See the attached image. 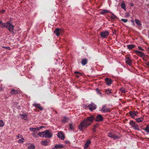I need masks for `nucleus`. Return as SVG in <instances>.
I'll return each instance as SVG.
<instances>
[{"label": "nucleus", "instance_id": "obj_50", "mask_svg": "<svg viewBox=\"0 0 149 149\" xmlns=\"http://www.w3.org/2000/svg\"><path fill=\"white\" fill-rule=\"evenodd\" d=\"M96 129H94L93 128V132H95L96 131Z\"/></svg>", "mask_w": 149, "mask_h": 149}, {"label": "nucleus", "instance_id": "obj_2", "mask_svg": "<svg viewBox=\"0 0 149 149\" xmlns=\"http://www.w3.org/2000/svg\"><path fill=\"white\" fill-rule=\"evenodd\" d=\"M6 24H8V26L6 27V29L12 33H14V32L13 31L14 26L10 22L8 21L6 22Z\"/></svg>", "mask_w": 149, "mask_h": 149}, {"label": "nucleus", "instance_id": "obj_54", "mask_svg": "<svg viewBox=\"0 0 149 149\" xmlns=\"http://www.w3.org/2000/svg\"><path fill=\"white\" fill-rule=\"evenodd\" d=\"M55 148H55V147H54V148H52V149H55Z\"/></svg>", "mask_w": 149, "mask_h": 149}, {"label": "nucleus", "instance_id": "obj_30", "mask_svg": "<svg viewBox=\"0 0 149 149\" xmlns=\"http://www.w3.org/2000/svg\"><path fill=\"white\" fill-rule=\"evenodd\" d=\"M55 148H56V149H58V148H63V146L61 144H59V145H56L55 146Z\"/></svg>", "mask_w": 149, "mask_h": 149}, {"label": "nucleus", "instance_id": "obj_34", "mask_svg": "<svg viewBox=\"0 0 149 149\" xmlns=\"http://www.w3.org/2000/svg\"><path fill=\"white\" fill-rule=\"evenodd\" d=\"M96 91L97 94L100 95L101 96H102V93L100 91L99 89L98 88H96Z\"/></svg>", "mask_w": 149, "mask_h": 149}, {"label": "nucleus", "instance_id": "obj_40", "mask_svg": "<svg viewBox=\"0 0 149 149\" xmlns=\"http://www.w3.org/2000/svg\"><path fill=\"white\" fill-rule=\"evenodd\" d=\"M68 121V118L65 117H64V118H63L62 120V121L64 123L67 122Z\"/></svg>", "mask_w": 149, "mask_h": 149}, {"label": "nucleus", "instance_id": "obj_43", "mask_svg": "<svg viewBox=\"0 0 149 149\" xmlns=\"http://www.w3.org/2000/svg\"><path fill=\"white\" fill-rule=\"evenodd\" d=\"M4 49H6L8 50H10V48L9 47H2Z\"/></svg>", "mask_w": 149, "mask_h": 149}, {"label": "nucleus", "instance_id": "obj_47", "mask_svg": "<svg viewBox=\"0 0 149 149\" xmlns=\"http://www.w3.org/2000/svg\"><path fill=\"white\" fill-rule=\"evenodd\" d=\"M131 22L132 23V24H133V26H134V22L133 20H132L131 21Z\"/></svg>", "mask_w": 149, "mask_h": 149}, {"label": "nucleus", "instance_id": "obj_14", "mask_svg": "<svg viewBox=\"0 0 149 149\" xmlns=\"http://www.w3.org/2000/svg\"><path fill=\"white\" fill-rule=\"evenodd\" d=\"M91 143V141L90 140H87L86 143H85L84 148V149H87Z\"/></svg>", "mask_w": 149, "mask_h": 149}, {"label": "nucleus", "instance_id": "obj_16", "mask_svg": "<svg viewBox=\"0 0 149 149\" xmlns=\"http://www.w3.org/2000/svg\"><path fill=\"white\" fill-rule=\"evenodd\" d=\"M129 113L130 114V115L131 116V117L132 118H134V116H136L137 114V112L136 111H130Z\"/></svg>", "mask_w": 149, "mask_h": 149}, {"label": "nucleus", "instance_id": "obj_48", "mask_svg": "<svg viewBox=\"0 0 149 149\" xmlns=\"http://www.w3.org/2000/svg\"><path fill=\"white\" fill-rule=\"evenodd\" d=\"M17 138H21V137H22L20 136V135H19H19H18V136H17Z\"/></svg>", "mask_w": 149, "mask_h": 149}, {"label": "nucleus", "instance_id": "obj_18", "mask_svg": "<svg viewBox=\"0 0 149 149\" xmlns=\"http://www.w3.org/2000/svg\"><path fill=\"white\" fill-rule=\"evenodd\" d=\"M111 13V12L110 11H109V10H102V11L100 12V13L101 14L104 15L105 14H106V13Z\"/></svg>", "mask_w": 149, "mask_h": 149}, {"label": "nucleus", "instance_id": "obj_9", "mask_svg": "<svg viewBox=\"0 0 149 149\" xmlns=\"http://www.w3.org/2000/svg\"><path fill=\"white\" fill-rule=\"evenodd\" d=\"M57 135L58 137L59 138H60L62 140L64 139V135L63 134V132H62L61 131L58 132L57 134Z\"/></svg>", "mask_w": 149, "mask_h": 149}, {"label": "nucleus", "instance_id": "obj_33", "mask_svg": "<svg viewBox=\"0 0 149 149\" xmlns=\"http://www.w3.org/2000/svg\"><path fill=\"white\" fill-rule=\"evenodd\" d=\"M111 14L112 15V16L110 17V18L111 19H115L117 18V17L113 13H111Z\"/></svg>", "mask_w": 149, "mask_h": 149}, {"label": "nucleus", "instance_id": "obj_37", "mask_svg": "<svg viewBox=\"0 0 149 149\" xmlns=\"http://www.w3.org/2000/svg\"><path fill=\"white\" fill-rule=\"evenodd\" d=\"M2 24V26H1V28H6V27L8 26V24L5 23H2V24Z\"/></svg>", "mask_w": 149, "mask_h": 149}, {"label": "nucleus", "instance_id": "obj_4", "mask_svg": "<svg viewBox=\"0 0 149 149\" xmlns=\"http://www.w3.org/2000/svg\"><path fill=\"white\" fill-rule=\"evenodd\" d=\"M44 137L50 138L52 137V133L50 132L49 130H46L44 131Z\"/></svg>", "mask_w": 149, "mask_h": 149}, {"label": "nucleus", "instance_id": "obj_49", "mask_svg": "<svg viewBox=\"0 0 149 149\" xmlns=\"http://www.w3.org/2000/svg\"><path fill=\"white\" fill-rule=\"evenodd\" d=\"M1 13H4V12H5V11L4 10H2L1 11Z\"/></svg>", "mask_w": 149, "mask_h": 149}, {"label": "nucleus", "instance_id": "obj_32", "mask_svg": "<svg viewBox=\"0 0 149 149\" xmlns=\"http://www.w3.org/2000/svg\"><path fill=\"white\" fill-rule=\"evenodd\" d=\"M120 91L123 93H125L126 92L125 88L123 87H121L120 88Z\"/></svg>", "mask_w": 149, "mask_h": 149}, {"label": "nucleus", "instance_id": "obj_20", "mask_svg": "<svg viewBox=\"0 0 149 149\" xmlns=\"http://www.w3.org/2000/svg\"><path fill=\"white\" fill-rule=\"evenodd\" d=\"M54 33L57 36H59V28L55 29L54 31Z\"/></svg>", "mask_w": 149, "mask_h": 149}, {"label": "nucleus", "instance_id": "obj_28", "mask_svg": "<svg viewBox=\"0 0 149 149\" xmlns=\"http://www.w3.org/2000/svg\"><path fill=\"white\" fill-rule=\"evenodd\" d=\"M44 131L42 132H40L38 134V135L41 137L44 138Z\"/></svg>", "mask_w": 149, "mask_h": 149}, {"label": "nucleus", "instance_id": "obj_53", "mask_svg": "<svg viewBox=\"0 0 149 149\" xmlns=\"http://www.w3.org/2000/svg\"><path fill=\"white\" fill-rule=\"evenodd\" d=\"M2 21H0V24H2Z\"/></svg>", "mask_w": 149, "mask_h": 149}, {"label": "nucleus", "instance_id": "obj_17", "mask_svg": "<svg viewBox=\"0 0 149 149\" xmlns=\"http://www.w3.org/2000/svg\"><path fill=\"white\" fill-rule=\"evenodd\" d=\"M105 81L107 85L110 86L112 83L111 80L110 79L108 78H105Z\"/></svg>", "mask_w": 149, "mask_h": 149}, {"label": "nucleus", "instance_id": "obj_52", "mask_svg": "<svg viewBox=\"0 0 149 149\" xmlns=\"http://www.w3.org/2000/svg\"><path fill=\"white\" fill-rule=\"evenodd\" d=\"M130 6H131L132 7H133L134 6V4L133 3H130Z\"/></svg>", "mask_w": 149, "mask_h": 149}, {"label": "nucleus", "instance_id": "obj_42", "mask_svg": "<svg viewBox=\"0 0 149 149\" xmlns=\"http://www.w3.org/2000/svg\"><path fill=\"white\" fill-rule=\"evenodd\" d=\"M121 21L125 23H126L128 21V20L127 19H121Z\"/></svg>", "mask_w": 149, "mask_h": 149}, {"label": "nucleus", "instance_id": "obj_24", "mask_svg": "<svg viewBox=\"0 0 149 149\" xmlns=\"http://www.w3.org/2000/svg\"><path fill=\"white\" fill-rule=\"evenodd\" d=\"M87 63V60L86 59H82L81 61V64L83 65H85Z\"/></svg>", "mask_w": 149, "mask_h": 149}, {"label": "nucleus", "instance_id": "obj_55", "mask_svg": "<svg viewBox=\"0 0 149 149\" xmlns=\"http://www.w3.org/2000/svg\"><path fill=\"white\" fill-rule=\"evenodd\" d=\"M76 76V77H79V76L78 75H77Z\"/></svg>", "mask_w": 149, "mask_h": 149}, {"label": "nucleus", "instance_id": "obj_8", "mask_svg": "<svg viewBox=\"0 0 149 149\" xmlns=\"http://www.w3.org/2000/svg\"><path fill=\"white\" fill-rule=\"evenodd\" d=\"M89 109L91 111H93V110H95L96 108V106L95 104H94L93 103L90 104L88 105V106Z\"/></svg>", "mask_w": 149, "mask_h": 149}, {"label": "nucleus", "instance_id": "obj_38", "mask_svg": "<svg viewBox=\"0 0 149 149\" xmlns=\"http://www.w3.org/2000/svg\"><path fill=\"white\" fill-rule=\"evenodd\" d=\"M4 125L3 121L2 120H0V127H3Z\"/></svg>", "mask_w": 149, "mask_h": 149}, {"label": "nucleus", "instance_id": "obj_12", "mask_svg": "<svg viewBox=\"0 0 149 149\" xmlns=\"http://www.w3.org/2000/svg\"><path fill=\"white\" fill-rule=\"evenodd\" d=\"M33 106L36 107V109H38L41 110H43V108L41 107L39 104L35 103L33 104Z\"/></svg>", "mask_w": 149, "mask_h": 149}, {"label": "nucleus", "instance_id": "obj_22", "mask_svg": "<svg viewBox=\"0 0 149 149\" xmlns=\"http://www.w3.org/2000/svg\"><path fill=\"white\" fill-rule=\"evenodd\" d=\"M135 120L138 123H141L143 120L144 119L143 117H141L139 118H136Z\"/></svg>", "mask_w": 149, "mask_h": 149}, {"label": "nucleus", "instance_id": "obj_3", "mask_svg": "<svg viewBox=\"0 0 149 149\" xmlns=\"http://www.w3.org/2000/svg\"><path fill=\"white\" fill-rule=\"evenodd\" d=\"M129 124L134 129L137 130V131L140 130V128L139 127L138 125L135 122L133 121H130Z\"/></svg>", "mask_w": 149, "mask_h": 149}, {"label": "nucleus", "instance_id": "obj_36", "mask_svg": "<svg viewBox=\"0 0 149 149\" xmlns=\"http://www.w3.org/2000/svg\"><path fill=\"white\" fill-rule=\"evenodd\" d=\"M106 92L108 95H109L111 93V90L107 89L106 90Z\"/></svg>", "mask_w": 149, "mask_h": 149}, {"label": "nucleus", "instance_id": "obj_35", "mask_svg": "<svg viewBox=\"0 0 149 149\" xmlns=\"http://www.w3.org/2000/svg\"><path fill=\"white\" fill-rule=\"evenodd\" d=\"M111 138H113L114 140H115L116 139H120V136H116V135H115L113 136H112V137H111Z\"/></svg>", "mask_w": 149, "mask_h": 149}, {"label": "nucleus", "instance_id": "obj_51", "mask_svg": "<svg viewBox=\"0 0 149 149\" xmlns=\"http://www.w3.org/2000/svg\"><path fill=\"white\" fill-rule=\"evenodd\" d=\"M146 65H147L149 66V61L146 63Z\"/></svg>", "mask_w": 149, "mask_h": 149}, {"label": "nucleus", "instance_id": "obj_25", "mask_svg": "<svg viewBox=\"0 0 149 149\" xmlns=\"http://www.w3.org/2000/svg\"><path fill=\"white\" fill-rule=\"evenodd\" d=\"M127 48L129 49H131L134 48L135 46L133 44L128 45L126 46Z\"/></svg>", "mask_w": 149, "mask_h": 149}, {"label": "nucleus", "instance_id": "obj_5", "mask_svg": "<svg viewBox=\"0 0 149 149\" xmlns=\"http://www.w3.org/2000/svg\"><path fill=\"white\" fill-rule=\"evenodd\" d=\"M109 34V33L107 31H102L100 33V36L102 38H105L107 37Z\"/></svg>", "mask_w": 149, "mask_h": 149}, {"label": "nucleus", "instance_id": "obj_45", "mask_svg": "<svg viewBox=\"0 0 149 149\" xmlns=\"http://www.w3.org/2000/svg\"><path fill=\"white\" fill-rule=\"evenodd\" d=\"M74 74H80V75H81V73H80V72H77V71H75V72H74Z\"/></svg>", "mask_w": 149, "mask_h": 149}, {"label": "nucleus", "instance_id": "obj_39", "mask_svg": "<svg viewBox=\"0 0 149 149\" xmlns=\"http://www.w3.org/2000/svg\"><path fill=\"white\" fill-rule=\"evenodd\" d=\"M115 135V134H112L110 132L108 133V136L109 137H110V138H111V137H112V136H113Z\"/></svg>", "mask_w": 149, "mask_h": 149}, {"label": "nucleus", "instance_id": "obj_1", "mask_svg": "<svg viewBox=\"0 0 149 149\" xmlns=\"http://www.w3.org/2000/svg\"><path fill=\"white\" fill-rule=\"evenodd\" d=\"M94 117L91 116L81 121L79 126V128L80 131H82L91 124L94 120Z\"/></svg>", "mask_w": 149, "mask_h": 149}, {"label": "nucleus", "instance_id": "obj_29", "mask_svg": "<svg viewBox=\"0 0 149 149\" xmlns=\"http://www.w3.org/2000/svg\"><path fill=\"white\" fill-rule=\"evenodd\" d=\"M143 130H145L146 132H148L149 133V126L147 125L146 128L143 129Z\"/></svg>", "mask_w": 149, "mask_h": 149}, {"label": "nucleus", "instance_id": "obj_23", "mask_svg": "<svg viewBox=\"0 0 149 149\" xmlns=\"http://www.w3.org/2000/svg\"><path fill=\"white\" fill-rule=\"evenodd\" d=\"M121 7L124 10H126V7H125V3L124 1L122 2L121 4Z\"/></svg>", "mask_w": 149, "mask_h": 149}, {"label": "nucleus", "instance_id": "obj_7", "mask_svg": "<svg viewBox=\"0 0 149 149\" xmlns=\"http://www.w3.org/2000/svg\"><path fill=\"white\" fill-rule=\"evenodd\" d=\"M43 127H44V126H41L36 128L30 127L29 130L31 132H34L36 131H37Z\"/></svg>", "mask_w": 149, "mask_h": 149}, {"label": "nucleus", "instance_id": "obj_11", "mask_svg": "<svg viewBox=\"0 0 149 149\" xmlns=\"http://www.w3.org/2000/svg\"><path fill=\"white\" fill-rule=\"evenodd\" d=\"M125 61L127 64L130 66L132 65V61L130 58L129 57H127L125 59Z\"/></svg>", "mask_w": 149, "mask_h": 149}, {"label": "nucleus", "instance_id": "obj_6", "mask_svg": "<svg viewBox=\"0 0 149 149\" xmlns=\"http://www.w3.org/2000/svg\"><path fill=\"white\" fill-rule=\"evenodd\" d=\"M136 54L138 56L142 58L144 60V58L145 57V55L144 54V53H142L141 52L139 51H136L135 52Z\"/></svg>", "mask_w": 149, "mask_h": 149}, {"label": "nucleus", "instance_id": "obj_31", "mask_svg": "<svg viewBox=\"0 0 149 149\" xmlns=\"http://www.w3.org/2000/svg\"><path fill=\"white\" fill-rule=\"evenodd\" d=\"M21 136L22 137L21 139H19L18 140V141H17V142L18 143H23L24 142V138L21 135Z\"/></svg>", "mask_w": 149, "mask_h": 149}, {"label": "nucleus", "instance_id": "obj_15", "mask_svg": "<svg viewBox=\"0 0 149 149\" xmlns=\"http://www.w3.org/2000/svg\"><path fill=\"white\" fill-rule=\"evenodd\" d=\"M100 111H103V112H106L109 111V109L106 108V105H104L102 106V109L100 110Z\"/></svg>", "mask_w": 149, "mask_h": 149}, {"label": "nucleus", "instance_id": "obj_13", "mask_svg": "<svg viewBox=\"0 0 149 149\" xmlns=\"http://www.w3.org/2000/svg\"><path fill=\"white\" fill-rule=\"evenodd\" d=\"M103 120V117L102 115L100 114H98L97 115L95 120L97 121H102Z\"/></svg>", "mask_w": 149, "mask_h": 149}, {"label": "nucleus", "instance_id": "obj_19", "mask_svg": "<svg viewBox=\"0 0 149 149\" xmlns=\"http://www.w3.org/2000/svg\"><path fill=\"white\" fill-rule=\"evenodd\" d=\"M21 116V118L22 119L26 120L27 119V115L26 113H24L23 114H21L19 115Z\"/></svg>", "mask_w": 149, "mask_h": 149}, {"label": "nucleus", "instance_id": "obj_27", "mask_svg": "<svg viewBox=\"0 0 149 149\" xmlns=\"http://www.w3.org/2000/svg\"><path fill=\"white\" fill-rule=\"evenodd\" d=\"M35 146L32 143L28 147V149H35Z\"/></svg>", "mask_w": 149, "mask_h": 149}, {"label": "nucleus", "instance_id": "obj_44", "mask_svg": "<svg viewBox=\"0 0 149 149\" xmlns=\"http://www.w3.org/2000/svg\"><path fill=\"white\" fill-rule=\"evenodd\" d=\"M98 125L97 124L94 125L93 126V128L94 129H96V128L98 127Z\"/></svg>", "mask_w": 149, "mask_h": 149}, {"label": "nucleus", "instance_id": "obj_41", "mask_svg": "<svg viewBox=\"0 0 149 149\" xmlns=\"http://www.w3.org/2000/svg\"><path fill=\"white\" fill-rule=\"evenodd\" d=\"M70 129L71 130H72L74 129V126L72 123H70Z\"/></svg>", "mask_w": 149, "mask_h": 149}, {"label": "nucleus", "instance_id": "obj_26", "mask_svg": "<svg viewBox=\"0 0 149 149\" xmlns=\"http://www.w3.org/2000/svg\"><path fill=\"white\" fill-rule=\"evenodd\" d=\"M135 22L136 24L139 27H140L141 26V24L140 23V21L139 20L136 19H135Z\"/></svg>", "mask_w": 149, "mask_h": 149}, {"label": "nucleus", "instance_id": "obj_10", "mask_svg": "<svg viewBox=\"0 0 149 149\" xmlns=\"http://www.w3.org/2000/svg\"><path fill=\"white\" fill-rule=\"evenodd\" d=\"M20 91L19 90L13 89L10 92V94L13 95L16 94H20Z\"/></svg>", "mask_w": 149, "mask_h": 149}, {"label": "nucleus", "instance_id": "obj_46", "mask_svg": "<svg viewBox=\"0 0 149 149\" xmlns=\"http://www.w3.org/2000/svg\"><path fill=\"white\" fill-rule=\"evenodd\" d=\"M138 48L139 49V50H142L143 51H144V49H143V48H142L141 47H138Z\"/></svg>", "mask_w": 149, "mask_h": 149}, {"label": "nucleus", "instance_id": "obj_21", "mask_svg": "<svg viewBox=\"0 0 149 149\" xmlns=\"http://www.w3.org/2000/svg\"><path fill=\"white\" fill-rule=\"evenodd\" d=\"M49 141H48L47 140H45L41 141V145L44 146H46L48 145Z\"/></svg>", "mask_w": 149, "mask_h": 149}]
</instances>
